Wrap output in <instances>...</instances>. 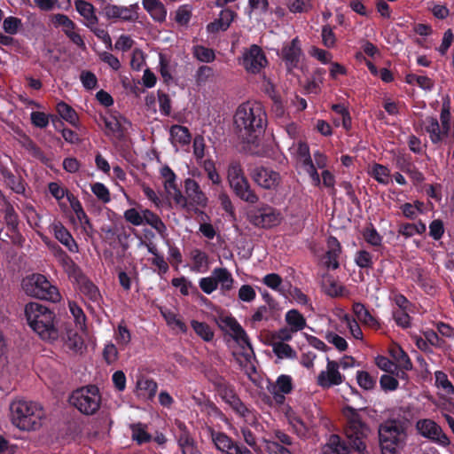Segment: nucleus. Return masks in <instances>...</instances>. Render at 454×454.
Listing matches in <instances>:
<instances>
[{"label": "nucleus", "mask_w": 454, "mask_h": 454, "mask_svg": "<svg viewBox=\"0 0 454 454\" xmlns=\"http://www.w3.org/2000/svg\"><path fill=\"white\" fill-rule=\"evenodd\" d=\"M346 419L344 428L348 443L338 434H332L327 446L335 454H350L351 450L358 454H368L365 440L370 433L368 425L364 421L359 410L347 405L342 410Z\"/></svg>", "instance_id": "nucleus-1"}, {"label": "nucleus", "mask_w": 454, "mask_h": 454, "mask_svg": "<svg viewBox=\"0 0 454 454\" xmlns=\"http://www.w3.org/2000/svg\"><path fill=\"white\" fill-rule=\"evenodd\" d=\"M234 123L242 139L248 144H254L264 132L267 123L266 113L260 103L247 102L238 107Z\"/></svg>", "instance_id": "nucleus-2"}, {"label": "nucleus", "mask_w": 454, "mask_h": 454, "mask_svg": "<svg viewBox=\"0 0 454 454\" xmlns=\"http://www.w3.org/2000/svg\"><path fill=\"white\" fill-rule=\"evenodd\" d=\"M25 317L29 327L43 340L54 341L59 336L55 312L36 301L26 304Z\"/></svg>", "instance_id": "nucleus-3"}, {"label": "nucleus", "mask_w": 454, "mask_h": 454, "mask_svg": "<svg viewBox=\"0 0 454 454\" xmlns=\"http://www.w3.org/2000/svg\"><path fill=\"white\" fill-rule=\"evenodd\" d=\"M10 411L12 424L23 431L38 430L45 419V412L39 403L24 399L12 401Z\"/></svg>", "instance_id": "nucleus-4"}, {"label": "nucleus", "mask_w": 454, "mask_h": 454, "mask_svg": "<svg viewBox=\"0 0 454 454\" xmlns=\"http://www.w3.org/2000/svg\"><path fill=\"white\" fill-rule=\"evenodd\" d=\"M451 113L450 100L449 98L442 101L440 113V122L436 116L427 115L414 125L416 130L420 129L429 137L431 143L434 145H440L446 143L450 137L451 132Z\"/></svg>", "instance_id": "nucleus-5"}, {"label": "nucleus", "mask_w": 454, "mask_h": 454, "mask_svg": "<svg viewBox=\"0 0 454 454\" xmlns=\"http://www.w3.org/2000/svg\"><path fill=\"white\" fill-rule=\"evenodd\" d=\"M408 420L404 418L388 419L380 424L379 442L382 454H398L406 439Z\"/></svg>", "instance_id": "nucleus-6"}, {"label": "nucleus", "mask_w": 454, "mask_h": 454, "mask_svg": "<svg viewBox=\"0 0 454 454\" xmlns=\"http://www.w3.org/2000/svg\"><path fill=\"white\" fill-rule=\"evenodd\" d=\"M21 285L24 292L31 297L54 303L61 299L57 286H53L43 274L34 273L27 276L22 280Z\"/></svg>", "instance_id": "nucleus-7"}, {"label": "nucleus", "mask_w": 454, "mask_h": 454, "mask_svg": "<svg viewBox=\"0 0 454 454\" xmlns=\"http://www.w3.org/2000/svg\"><path fill=\"white\" fill-rule=\"evenodd\" d=\"M228 182L235 195L241 200L255 204L259 200L258 195L251 189L247 178L244 175L241 164L231 161L227 170Z\"/></svg>", "instance_id": "nucleus-8"}, {"label": "nucleus", "mask_w": 454, "mask_h": 454, "mask_svg": "<svg viewBox=\"0 0 454 454\" xmlns=\"http://www.w3.org/2000/svg\"><path fill=\"white\" fill-rule=\"evenodd\" d=\"M69 402L82 414L93 415L101 403L99 389L95 385L78 388L72 393Z\"/></svg>", "instance_id": "nucleus-9"}, {"label": "nucleus", "mask_w": 454, "mask_h": 454, "mask_svg": "<svg viewBox=\"0 0 454 454\" xmlns=\"http://www.w3.org/2000/svg\"><path fill=\"white\" fill-rule=\"evenodd\" d=\"M247 217L252 225L262 229L277 226L282 219L281 214L267 204L250 208L247 213Z\"/></svg>", "instance_id": "nucleus-10"}, {"label": "nucleus", "mask_w": 454, "mask_h": 454, "mask_svg": "<svg viewBox=\"0 0 454 454\" xmlns=\"http://www.w3.org/2000/svg\"><path fill=\"white\" fill-rule=\"evenodd\" d=\"M234 279L226 268H215L210 277L201 278L199 281L200 289L207 294H212L221 285V293L226 294L233 288Z\"/></svg>", "instance_id": "nucleus-11"}, {"label": "nucleus", "mask_w": 454, "mask_h": 454, "mask_svg": "<svg viewBox=\"0 0 454 454\" xmlns=\"http://www.w3.org/2000/svg\"><path fill=\"white\" fill-rule=\"evenodd\" d=\"M250 176L257 185L265 190H275L281 181L278 172L265 166H255L251 170Z\"/></svg>", "instance_id": "nucleus-12"}, {"label": "nucleus", "mask_w": 454, "mask_h": 454, "mask_svg": "<svg viewBox=\"0 0 454 454\" xmlns=\"http://www.w3.org/2000/svg\"><path fill=\"white\" fill-rule=\"evenodd\" d=\"M279 57L285 63L288 72L299 67L301 58L303 57V52L298 36L283 45Z\"/></svg>", "instance_id": "nucleus-13"}, {"label": "nucleus", "mask_w": 454, "mask_h": 454, "mask_svg": "<svg viewBox=\"0 0 454 454\" xmlns=\"http://www.w3.org/2000/svg\"><path fill=\"white\" fill-rule=\"evenodd\" d=\"M344 376L339 372V364L327 358L326 370L321 371L317 377V384L324 389L340 385Z\"/></svg>", "instance_id": "nucleus-14"}, {"label": "nucleus", "mask_w": 454, "mask_h": 454, "mask_svg": "<svg viewBox=\"0 0 454 454\" xmlns=\"http://www.w3.org/2000/svg\"><path fill=\"white\" fill-rule=\"evenodd\" d=\"M267 58L262 48L256 44L250 46L244 54L243 66L251 74H258L267 65Z\"/></svg>", "instance_id": "nucleus-15"}, {"label": "nucleus", "mask_w": 454, "mask_h": 454, "mask_svg": "<svg viewBox=\"0 0 454 454\" xmlns=\"http://www.w3.org/2000/svg\"><path fill=\"white\" fill-rule=\"evenodd\" d=\"M74 278L78 285L79 291L91 302L100 306L103 302V297L100 294L98 287L87 278L82 271L75 275Z\"/></svg>", "instance_id": "nucleus-16"}, {"label": "nucleus", "mask_w": 454, "mask_h": 454, "mask_svg": "<svg viewBox=\"0 0 454 454\" xmlns=\"http://www.w3.org/2000/svg\"><path fill=\"white\" fill-rule=\"evenodd\" d=\"M419 433L428 439L438 441L441 443L448 444L449 438L442 432L440 426L431 419H420L416 425Z\"/></svg>", "instance_id": "nucleus-17"}, {"label": "nucleus", "mask_w": 454, "mask_h": 454, "mask_svg": "<svg viewBox=\"0 0 454 454\" xmlns=\"http://www.w3.org/2000/svg\"><path fill=\"white\" fill-rule=\"evenodd\" d=\"M220 327H228L232 332L233 340L242 348L247 346L250 349H253L249 337L246 331L242 328L240 324L233 317H224L221 318Z\"/></svg>", "instance_id": "nucleus-18"}, {"label": "nucleus", "mask_w": 454, "mask_h": 454, "mask_svg": "<svg viewBox=\"0 0 454 454\" xmlns=\"http://www.w3.org/2000/svg\"><path fill=\"white\" fill-rule=\"evenodd\" d=\"M99 121L104 123L107 136L114 135L118 138H122L125 136L126 129L122 122L130 124L124 117L115 114H100Z\"/></svg>", "instance_id": "nucleus-19"}, {"label": "nucleus", "mask_w": 454, "mask_h": 454, "mask_svg": "<svg viewBox=\"0 0 454 454\" xmlns=\"http://www.w3.org/2000/svg\"><path fill=\"white\" fill-rule=\"evenodd\" d=\"M184 189L191 208L194 206L205 207L207 203V198L201 191L199 184L192 178H187L184 181Z\"/></svg>", "instance_id": "nucleus-20"}, {"label": "nucleus", "mask_w": 454, "mask_h": 454, "mask_svg": "<svg viewBox=\"0 0 454 454\" xmlns=\"http://www.w3.org/2000/svg\"><path fill=\"white\" fill-rule=\"evenodd\" d=\"M211 438L215 448L223 454H238L239 443L223 432L212 430Z\"/></svg>", "instance_id": "nucleus-21"}, {"label": "nucleus", "mask_w": 454, "mask_h": 454, "mask_svg": "<svg viewBox=\"0 0 454 454\" xmlns=\"http://www.w3.org/2000/svg\"><path fill=\"white\" fill-rule=\"evenodd\" d=\"M352 311L364 325L374 330L381 328V322L371 313L364 303L358 301L354 302L352 305Z\"/></svg>", "instance_id": "nucleus-22"}, {"label": "nucleus", "mask_w": 454, "mask_h": 454, "mask_svg": "<svg viewBox=\"0 0 454 454\" xmlns=\"http://www.w3.org/2000/svg\"><path fill=\"white\" fill-rule=\"evenodd\" d=\"M52 230L55 239H58L62 245H64L69 252H79V247L76 241L69 231L61 223H53Z\"/></svg>", "instance_id": "nucleus-23"}, {"label": "nucleus", "mask_w": 454, "mask_h": 454, "mask_svg": "<svg viewBox=\"0 0 454 454\" xmlns=\"http://www.w3.org/2000/svg\"><path fill=\"white\" fill-rule=\"evenodd\" d=\"M328 250L325 254V264L327 268L337 270L340 267L339 256L341 253V246L337 238L330 236L327 239Z\"/></svg>", "instance_id": "nucleus-24"}, {"label": "nucleus", "mask_w": 454, "mask_h": 454, "mask_svg": "<svg viewBox=\"0 0 454 454\" xmlns=\"http://www.w3.org/2000/svg\"><path fill=\"white\" fill-rule=\"evenodd\" d=\"M74 6L77 12L84 19L83 24L86 27L99 23V19L92 4L84 0H75Z\"/></svg>", "instance_id": "nucleus-25"}, {"label": "nucleus", "mask_w": 454, "mask_h": 454, "mask_svg": "<svg viewBox=\"0 0 454 454\" xmlns=\"http://www.w3.org/2000/svg\"><path fill=\"white\" fill-rule=\"evenodd\" d=\"M137 389L138 396L152 401L155 397L158 385L154 380L140 376L137 380Z\"/></svg>", "instance_id": "nucleus-26"}, {"label": "nucleus", "mask_w": 454, "mask_h": 454, "mask_svg": "<svg viewBox=\"0 0 454 454\" xmlns=\"http://www.w3.org/2000/svg\"><path fill=\"white\" fill-rule=\"evenodd\" d=\"M142 5L154 21L166 20L167 9L160 0H142Z\"/></svg>", "instance_id": "nucleus-27"}, {"label": "nucleus", "mask_w": 454, "mask_h": 454, "mask_svg": "<svg viewBox=\"0 0 454 454\" xmlns=\"http://www.w3.org/2000/svg\"><path fill=\"white\" fill-rule=\"evenodd\" d=\"M56 111L59 118L65 120L74 128L79 127V117L75 110L64 101H60L56 106Z\"/></svg>", "instance_id": "nucleus-28"}, {"label": "nucleus", "mask_w": 454, "mask_h": 454, "mask_svg": "<svg viewBox=\"0 0 454 454\" xmlns=\"http://www.w3.org/2000/svg\"><path fill=\"white\" fill-rule=\"evenodd\" d=\"M362 234L365 242L372 246L375 252H380L384 248L382 244L383 237L377 231L372 223L365 227Z\"/></svg>", "instance_id": "nucleus-29"}, {"label": "nucleus", "mask_w": 454, "mask_h": 454, "mask_svg": "<svg viewBox=\"0 0 454 454\" xmlns=\"http://www.w3.org/2000/svg\"><path fill=\"white\" fill-rule=\"evenodd\" d=\"M169 134L172 140L181 145H186L191 143L192 134L187 127L175 124L171 126Z\"/></svg>", "instance_id": "nucleus-30"}, {"label": "nucleus", "mask_w": 454, "mask_h": 454, "mask_svg": "<svg viewBox=\"0 0 454 454\" xmlns=\"http://www.w3.org/2000/svg\"><path fill=\"white\" fill-rule=\"evenodd\" d=\"M144 223L150 225L160 235L164 236L167 231V227L160 216L149 209L143 210Z\"/></svg>", "instance_id": "nucleus-31"}, {"label": "nucleus", "mask_w": 454, "mask_h": 454, "mask_svg": "<svg viewBox=\"0 0 454 454\" xmlns=\"http://www.w3.org/2000/svg\"><path fill=\"white\" fill-rule=\"evenodd\" d=\"M286 322L293 332L302 330L306 326V319L297 309H290L286 314Z\"/></svg>", "instance_id": "nucleus-32"}, {"label": "nucleus", "mask_w": 454, "mask_h": 454, "mask_svg": "<svg viewBox=\"0 0 454 454\" xmlns=\"http://www.w3.org/2000/svg\"><path fill=\"white\" fill-rule=\"evenodd\" d=\"M119 12L120 5L112 4L107 0H102L99 4V14L113 23L118 21Z\"/></svg>", "instance_id": "nucleus-33"}, {"label": "nucleus", "mask_w": 454, "mask_h": 454, "mask_svg": "<svg viewBox=\"0 0 454 454\" xmlns=\"http://www.w3.org/2000/svg\"><path fill=\"white\" fill-rule=\"evenodd\" d=\"M390 356L396 361V364L401 369L411 371L413 368L412 362L408 354L400 347L390 349Z\"/></svg>", "instance_id": "nucleus-34"}, {"label": "nucleus", "mask_w": 454, "mask_h": 454, "mask_svg": "<svg viewBox=\"0 0 454 454\" xmlns=\"http://www.w3.org/2000/svg\"><path fill=\"white\" fill-rule=\"evenodd\" d=\"M51 23L55 27H62V31L66 35V31L68 33L77 28V25L66 14H54L51 16Z\"/></svg>", "instance_id": "nucleus-35"}, {"label": "nucleus", "mask_w": 454, "mask_h": 454, "mask_svg": "<svg viewBox=\"0 0 454 454\" xmlns=\"http://www.w3.org/2000/svg\"><path fill=\"white\" fill-rule=\"evenodd\" d=\"M369 173L372 177L381 184H387L389 183L390 170L387 166L374 163Z\"/></svg>", "instance_id": "nucleus-36"}, {"label": "nucleus", "mask_w": 454, "mask_h": 454, "mask_svg": "<svg viewBox=\"0 0 454 454\" xmlns=\"http://www.w3.org/2000/svg\"><path fill=\"white\" fill-rule=\"evenodd\" d=\"M287 419L294 433L296 434L298 437L303 438L307 436L309 428L301 417L292 413L287 416Z\"/></svg>", "instance_id": "nucleus-37"}, {"label": "nucleus", "mask_w": 454, "mask_h": 454, "mask_svg": "<svg viewBox=\"0 0 454 454\" xmlns=\"http://www.w3.org/2000/svg\"><path fill=\"white\" fill-rule=\"evenodd\" d=\"M191 258L193 262L192 270L195 271H202L207 270L208 266V256L200 249L195 248L191 252Z\"/></svg>", "instance_id": "nucleus-38"}, {"label": "nucleus", "mask_w": 454, "mask_h": 454, "mask_svg": "<svg viewBox=\"0 0 454 454\" xmlns=\"http://www.w3.org/2000/svg\"><path fill=\"white\" fill-rule=\"evenodd\" d=\"M138 4L129 6L120 5L119 20L123 22H135L138 20Z\"/></svg>", "instance_id": "nucleus-39"}, {"label": "nucleus", "mask_w": 454, "mask_h": 454, "mask_svg": "<svg viewBox=\"0 0 454 454\" xmlns=\"http://www.w3.org/2000/svg\"><path fill=\"white\" fill-rule=\"evenodd\" d=\"M191 325L196 334L205 341L209 342L214 339L215 333L207 323L192 320Z\"/></svg>", "instance_id": "nucleus-40"}, {"label": "nucleus", "mask_w": 454, "mask_h": 454, "mask_svg": "<svg viewBox=\"0 0 454 454\" xmlns=\"http://www.w3.org/2000/svg\"><path fill=\"white\" fill-rule=\"evenodd\" d=\"M4 200V219L6 226H19L20 221H19V215L16 213L13 206L12 203L4 197L3 196Z\"/></svg>", "instance_id": "nucleus-41"}, {"label": "nucleus", "mask_w": 454, "mask_h": 454, "mask_svg": "<svg viewBox=\"0 0 454 454\" xmlns=\"http://www.w3.org/2000/svg\"><path fill=\"white\" fill-rule=\"evenodd\" d=\"M56 259L63 266L65 271L68 274L70 278H74L80 271H82L81 268L74 262V260L66 252H64Z\"/></svg>", "instance_id": "nucleus-42"}, {"label": "nucleus", "mask_w": 454, "mask_h": 454, "mask_svg": "<svg viewBox=\"0 0 454 454\" xmlns=\"http://www.w3.org/2000/svg\"><path fill=\"white\" fill-rule=\"evenodd\" d=\"M273 352L280 358H290L294 359L297 357V353L294 348L285 342H275L272 346Z\"/></svg>", "instance_id": "nucleus-43"}, {"label": "nucleus", "mask_w": 454, "mask_h": 454, "mask_svg": "<svg viewBox=\"0 0 454 454\" xmlns=\"http://www.w3.org/2000/svg\"><path fill=\"white\" fill-rule=\"evenodd\" d=\"M193 55L200 62L210 63L215 59V51L203 45L193 46Z\"/></svg>", "instance_id": "nucleus-44"}, {"label": "nucleus", "mask_w": 454, "mask_h": 454, "mask_svg": "<svg viewBox=\"0 0 454 454\" xmlns=\"http://www.w3.org/2000/svg\"><path fill=\"white\" fill-rule=\"evenodd\" d=\"M435 385L441 387L449 395H454V386L448 379L447 374L442 371H436L434 372Z\"/></svg>", "instance_id": "nucleus-45"}, {"label": "nucleus", "mask_w": 454, "mask_h": 454, "mask_svg": "<svg viewBox=\"0 0 454 454\" xmlns=\"http://www.w3.org/2000/svg\"><path fill=\"white\" fill-rule=\"evenodd\" d=\"M294 388L293 379L290 375L281 374L278 377L272 389L284 394H290Z\"/></svg>", "instance_id": "nucleus-46"}, {"label": "nucleus", "mask_w": 454, "mask_h": 454, "mask_svg": "<svg viewBox=\"0 0 454 454\" xmlns=\"http://www.w3.org/2000/svg\"><path fill=\"white\" fill-rule=\"evenodd\" d=\"M215 391L218 393L219 396L228 403L231 400H232L237 395L235 391V387L231 385L228 380L223 381L220 384Z\"/></svg>", "instance_id": "nucleus-47"}, {"label": "nucleus", "mask_w": 454, "mask_h": 454, "mask_svg": "<svg viewBox=\"0 0 454 454\" xmlns=\"http://www.w3.org/2000/svg\"><path fill=\"white\" fill-rule=\"evenodd\" d=\"M355 262L361 269H372L373 257L367 250H359L355 254Z\"/></svg>", "instance_id": "nucleus-48"}, {"label": "nucleus", "mask_w": 454, "mask_h": 454, "mask_svg": "<svg viewBox=\"0 0 454 454\" xmlns=\"http://www.w3.org/2000/svg\"><path fill=\"white\" fill-rule=\"evenodd\" d=\"M356 381L359 387L364 390H372L376 386V379L365 371H357Z\"/></svg>", "instance_id": "nucleus-49"}, {"label": "nucleus", "mask_w": 454, "mask_h": 454, "mask_svg": "<svg viewBox=\"0 0 454 454\" xmlns=\"http://www.w3.org/2000/svg\"><path fill=\"white\" fill-rule=\"evenodd\" d=\"M91 192L97 199L104 204L111 201L109 189L102 183L97 182L91 184Z\"/></svg>", "instance_id": "nucleus-50"}, {"label": "nucleus", "mask_w": 454, "mask_h": 454, "mask_svg": "<svg viewBox=\"0 0 454 454\" xmlns=\"http://www.w3.org/2000/svg\"><path fill=\"white\" fill-rule=\"evenodd\" d=\"M179 434L177 435V441L180 447L191 446L193 444V439L190 434V432L186 425L182 421H176V423Z\"/></svg>", "instance_id": "nucleus-51"}, {"label": "nucleus", "mask_w": 454, "mask_h": 454, "mask_svg": "<svg viewBox=\"0 0 454 454\" xmlns=\"http://www.w3.org/2000/svg\"><path fill=\"white\" fill-rule=\"evenodd\" d=\"M322 43L328 49L334 48L336 45V35L333 33V27L330 25H325L322 27Z\"/></svg>", "instance_id": "nucleus-52"}, {"label": "nucleus", "mask_w": 454, "mask_h": 454, "mask_svg": "<svg viewBox=\"0 0 454 454\" xmlns=\"http://www.w3.org/2000/svg\"><path fill=\"white\" fill-rule=\"evenodd\" d=\"M132 438L138 444H143L149 442L152 440V435L145 430L141 423H138L132 427Z\"/></svg>", "instance_id": "nucleus-53"}, {"label": "nucleus", "mask_w": 454, "mask_h": 454, "mask_svg": "<svg viewBox=\"0 0 454 454\" xmlns=\"http://www.w3.org/2000/svg\"><path fill=\"white\" fill-rule=\"evenodd\" d=\"M380 385L383 391H395L399 387L398 380L392 374H383L380 379Z\"/></svg>", "instance_id": "nucleus-54"}, {"label": "nucleus", "mask_w": 454, "mask_h": 454, "mask_svg": "<svg viewBox=\"0 0 454 454\" xmlns=\"http://www.w3.org/2000/svg\"><path fill=\"white\" fill-rule=\"evenodd\" d=\"M393 319L395 324L403 329H407L411 326V316L407 313V310L395 309L393 311Z\"/></svg>", "instance_id": "nucleus-55"}, {"label": "nucleus", "mask_w": 454, "mask_h": 454, "mask_svg": "<svg viewBox=\"0 0 454 454\" xmlns=\"http://www.w3.org/2000/svg\"><path fill=\"white\" fill-rule=\"evenodd\" d=\"M160 175L164 178V187L165 189L170 192V188H174L176 186V176L175 172L168 167V165L164 166L160 169Z\"/></svg>", "instance_id": "nucleus-56"}, {"label": "nucleus", "mask_w": 454, "mask_h": 454, "mask_svg": "<svg viewBox=\"0 0 454 454\" xmlns=\"http://www.w3.org/2000/svg\"><path fill=\"white\" fill-rule=\"evenodd\" d=\"M171 284L175 287H179L180 293L183 295H188L190 289H192L194 292L198 293L196 286H194L193 284L191 281H189L185 277L174 278L171 280Z\"/></svg>", "instance_id": "nucleus-57"}, {"label": "nucleus", "mask_w": 454, "mask_h": 454, "mask_svg": "<svg viewBox=\"0 0 454 454\" xmlns=\"http://www.w3.org/2000/svg\"><path fill=\"white\" fill-rule=\"evenodd\" d=\"M51 114L43 112L34 111L30 114L31 123L39 129H45L49 125Z\"/></svg>", "instance_id": "nucleus-58"}, {"label": "nucleus", "mask_w": 454, "mask_h": 454, "mask_svg": "<svg viewBox=\"0 0 454 454\" xmlns=\"http://www.w3.org/2000/svg\"><path fill=\"white\" fill-rule=\"evenodd\" d=\"M10 238V244L17 247H22L25 242L24 237L21 235L19 226H6L3 229Z\"/></svg>", "instance_id": "nucleus-59"}, {"label": "nucleus", "mask_w": 454, "mask_h": 454, "mask_svg": "<svg viewBox=\"0 0 454 454\" xmlns=\"http://www.w3.org/2000/svg\"><path fill=\"white\" fill-rule=\"evenodd\" d=\"M375 364L380 370L389 374H394L396 370V364L384 356H377Z\"/></svg>", "instance_id": "nucleus-60"}, {"label": "nucleus", "mask_w": 454, "mask_h": 454, "mask_svg": "<svg viewBox=\"0 0 454 454\" xmlns=\"http://www.w3.org/2000/svg\"><path fill=\"white\" fill-rule=\"evenodd\" d=\"M192 18V10L189 5H181L176 12L175 20L181 26L187 25Z\"/></svg>", "instance_id": "nucleus-61"}, {"label": "nucleus", "mask_w": 454, "mask_h": 454, "mask_svg": "<svg viewBox=\"0 0 454 454\" xmlns=\"http://www.w3.org/2000/svg\"><path fill=\"white\" fill-rule=\"evenodd\" d=\"M325 340L340 352L347 350L348 347L346 340L333 332H328L325 335Z\"/></svg>", "instance_id": "nucleus-62"}, {"label": "nucleus", "mask_w": 454, "mask_h": 454, "mask_svg": "<svg viewBox=\"0 0 454 454\" xmlns=\"http://www.w3.org/2000/svg\"><path fill=\"white\" fill-rule=\"evenodd\" d=\"M21 20L17 17H7L4 20L3 28L5 33L10 35L17 34L19 28L21 27Z\"/></svg>", "instance_id": "nucleus-63"}, {"label": "nucleus", "mask_w": 454, "mask_h": 454, "mask_svg": "<svg viewBox=\"0 0 454 454\" xmlns=\"http://www.w3.org/2000/svg\"><path fill=\"white\" fill-rule=\"evenodd\" d=\"M6 185L15 193L17 194H24L25 182L21 176H17L15 175L12 176L7 181L4 182Z\"/></svg>", "instance_id": "nucleus-64"}]
</instances>
